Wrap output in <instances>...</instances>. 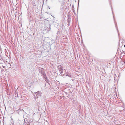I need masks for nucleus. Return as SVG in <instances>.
Returning a JSON list of instances; mask_svg holds the SVG:
<instances>
[{
    "label": "nucleus",
    "mask_w": 125,
    "mask_h": 125,
    "mask_svg": "<svg viewBox=\"0 0 125 125\" xmlns=\"http://www.w3.org/2000/svg\"><path fill=\"white\" fill-rule=\"evenodd\" d=\"M8 63L9 64H10V63Z\"/></svg>",
    "instance_id": "nucleus-12"
},
{
    "label": "nucleus",
    "mask_w": 125,
    "mask_h": 125,
    "mask_svg": "<svg viewBox=\"0 0 125 125\" xmlns=\"http://www.w3.org/2000/svg\"><path fill=\"white\" fill-rule=\"evenodd\" d=\"M49 27H50L49 28L50 29V26H49Z\"/></svg>",
    "instance_id": "nucleus-8"
},
{
    "label": "nucleus",
    "mask_w": 125,
    "mask_h": 125,
    "mask_svg": "<svg viewBox=\"0 0 125 125\" xmlns=\"http://www.w3.org/2000/svg\"><path fill=\"white\" fill-rule=\"evenodd\" d=\"M124 62V63H125V61Z\"/></svg>",
    "instance_id": "nucleus-7"
},
{
    "label": "nucleus",
    "mask_w": 125,
    "mask_h": 125,
    "mask_svg": "<svg viewBox=\"0 0 125 125\" xmlns=\"http://www.w3.org/2000/svg\"><path fill=\"white\" fill-rule=\"evenodd\" d=\"M62 65H60V68H59V71L60 73L61 74H62L63 73V68L62 67Z\"/></svg>",
    "instance_id": "nucleus-3"
},
{
    "label": "nucleus",
    "mask_w": 125,
    "mask_h": 125,
    "mask_svg": "<svg viewBox=\"0 0 125 125\" xmlns=\"http://www.w3.org/2000/svg\"><path fill=\"white\" fill-rule=\"evenodd\" d=\"M32 4L33 5V6H36V5L34 2H32Z\"/></svg>",
    "instance_id": "nucleus-6"
},
{
    "label": "nucleus",
    "mask_w": 125,
    "mask_h": 125,
    "mask_svg": "<svg viewBox=\"0 0 125 125\" xmlns=\"http://www.w3.org/2000/svg\"><path fill=\"white\" fill-rule=\"evenodd\" d=\"M124 47H125V44L124 45Z\"/></svg>",
    "instance_id": "nucleus-11"
},
{
    "label": "nucleus",
    "mask_w": 125,
    "mask_h": 125,
    "mask_svg": "<svg viewBox=\"0 0 125 125\" xmlns=\"http://www.w3.org/2000/svg\"><path fill=\"white\" fill-rule=\"evenodd\" d=\"M10 65V67H11V65Z\"/></svg>",
    "instance_id": "nucleus-14"
},
{
    "label": "nucleus",
    "mask_w": 125,
    "mask_h": 125,
    "mask_svg": "<svg viewBox=\"0 0 125 125\" xmlns=\"http://www.w3.org/2000/svg\"><path fill=\"white\" fill-rule=\"evenodd\" d=\"M116 29H117V31H118V29L117 28H116Z\"/></svg>",
    "instance_id": "nucleus-9"
},
{
    "label": "nucleus",
    "mask_w": 125,
    "mask_h": 125,
    "mask_svg": "<svg viewBox=\"0 0 125 125\" xmlns=\"http://www.w3.org/2000/svg\"><path fill=\"white\" fill-rule=\"evenodd\" d=\"M42 75L44 78H45L46 80L47 79V77L45 73H43L42 74Z\"/></svg>",
    "instance_id": "nucleus-4"
},
{
    "label": "nucleus",
    "mask_w": 125,
    "mask_h": 125,
    "mask_svg": "<svg viewBox=\"0 0 125 125\" xmlns=\"http://www.w3.org/2000/svg\"><path fill=\"white\" fill-rule=\"evenodd\" d=\"M32 120L30 119H28L27 118H25L24 119V121H25L26 123V125H30V123L31 122Z\"/></svg>",
    "instance_id": "nucleus-1"
},
{
    "label": "nucleus",
    "mask_w": 125,
    "mask_h": 125,
    "mask_svg": "<svg viewBox=\"0 0 125 125\" xmlns=\"http://www.w3.org/2000/svg\"><path fill=\"white\" fill-rule=\"evenodd\" d=\"M61 75L62 76V75Z\"/></svg>",
    "instance_id": "nucleus-13"
},
{
    "label": "nucleus",
    "mask_w": 125,
    "mask_h": 125,
    "mask_svg": "<svg viewBox=\"0 0 125 125\" xmlns=\"http://www.w3.org/2000/svg\"><path fill=\"white\" fill-rule=\"evenodd\" d=\"M117 26V25H115V26H116V28Z\"/></svg>",
    "instance_id": "nucleus-10"
},
{
    "label": "nucleus",
    "mask_w": 125,
    "mask_h": 125,
    "mask_svg": "<svg viewBox=\"0 0 125 125\" xmlns=\"http://www.w3.org/2000/svg\"><path fill=\"white\" fill-rule=\"evenodd\" d=\"M35 94L34 95V96L35 97H36V96L37 98H38V97L37 96L38 95V96H40L42 95V93L41 92L38 91L37 92H35L34 93Z\"/></svg>",
    "instance_id": "nucleus-2"
},
{
    "label": "nucleus",
    "mask_w": 125,
    "mask_h": 125,
    "mask_svg": "<svg viewBox=\"0 0 125 125\" xmlns=\"http://www.w3.org/2000/svg\"><path fill=\"white\" fill-rule=\"evenodd\" d=\"M40 73H41L42 74L43 73H45L44 72V70L43 69H41L40 71Z\"/></svg>",
    "instance_id": "nucleus-5"
}]
</instances>
